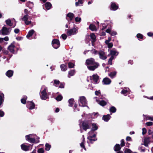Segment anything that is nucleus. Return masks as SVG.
<instances>
[{
    "instance_id": "1",
    "label": "nucleus",
    "mask_w": 153,
    "mask_h": 153,
    "mask_svg": "<svg viewBox=\"0 0 153 153\" xmlns=\"http://www.w3.org/2000/svg\"><path fill=\"white\" fill-rule=\"evenodd\" d=\"M86 65L88 69L90 71H93L99 66V64L95 61L93 58H90L86 60Z\"/></svg>"
},
{
    "instance_id": "2",
    "label": "nucleus",
    "mask_w": 153,
    "mask_h": 153,
    "mask_svg": "<svg viewBox=\"0 0 153 153\" xmlns=\"http://www.w3.org/2000/svg\"><path fill=\"white\" fill-rule=\"evenodd\" d=\"M39 138L35 134H30L26 136V139L30 143H38L39 142Z\"/></svg>"
},
{
    "instance_id": "3",
    "label": "nucleus",
    "mask_w": 153,
    "mask_h": 153,
    "mask_svg": "<svg viewBox=\"0 0 153 153\" xmlns=\"http://www.w3.org/2000/svg\"><path fill=\"white\" fill-rule=\"evenodd\" d=\"M87 136V138L89 140V142L91 143H92L93 141H94L97 140V139L95 138H93L96 136V135L93 131L91 130L89 132Z\"/></svg>"
},
{
    "instance_id": "4",
    "label": "nucleus",
    "mask_w": 153,
    "mask_h": 153,
    "mask_svg": "<svg viewBox=\"0 0 153 153\" xmlns=\"http://www.w3.org/2000/svg\"><path fill=\"white\" fill-rule=\"evenodd\" d=\"M41 89H43V90L41 92L40 96L42 100H45L48 98V95L46 93L47 88L45 87V86H42Z\"/></svg>"
},
{
    "instance_id": "5",
    "label": "nucleus",
    "mask_w": 153,
    "mask_h": 153,
    "mask_svg": "<svg viewBox=\"0 0 153 153\" xmlns=\"http://www.w3.org/2000/svg\"><path fill=\"white\" fill-rule=\"evenodd\" d=\"M87 102L85 97L82 96L79 97V105L81 107L87 106Z\"/></svg>"
},
{
    "instance_id": "6",
    "label": "nucleus",
    "mask_w": 153,
    "mask_h": 153,
    "mask_svg": "<svg viewBox=\"0 0 153 153\" xmlns=\"http://www.w3.org/2000/svg\"><path fill=\"white\" fill-rule=\"evenodd\" d=\"M31 18L28 15H25L23 17L22 19V21H24L25 24L28 25L31 24V21L30 20Z\"/></svg>"
},
{
    "instance_id": "7",
    "label": "nucleus",
    "mask_w": 153,
    "mask_h": 153,
    "mask_svg": "<svg viewBox=\"0 0 153 153\" xmlns=\"http://www.w3.org/2000/svg\"><path fill=\"white\" fill-rule=\"evenodd\" d=\"M78 28L74 27L73 28L68 30L67 31V35L68 36H71L76 34L77 32Z\"/></svg>"
},
{
    "instance_id": "8",
    "label": "nucleus",
    "mask_w": 153,
    "mask_h": 153,
    "mask_svg": "<svg viewBox=\"0 0 153 153\" xmlns=\"http://www.w3.org/2000/svg\"><path fill=\"white\" fill-rule=\"evenodd\" d=\"M11 30V28H7L5 27H3L0 32L2 35H7L9 34Z\"/></svg>"
},
{
    "instance_id": "9",
    "label": "nucleus",
    "mask_w": 153,
    "mask_h": 153,
    "mask_svg": "<svg viewBox=\"0 0 153 153\" xmlns=\"http://www.w3.org/2000/svg\"><path fill=\"white\" fill-rule=\"evenodd\" d=\"M21 146L22 149L25 151H29L32 148V145H27L25 143L22 144Z\"/></svg>"
},
{
    "instance_id": "10",
    "label": "nucleus",
    "mask_w": 153,
    "mask_h": 153,
    "mask_svg": "<svg viewBox=\"0 0 153 153\" xmlns=\"http://www.w3.org/2000/svg\"><path fill=\"white\" fill-rule=\"evenodd\" d=\"M53 47L55 49L58 48L60 46L59 41L57 39H53L52 42Z\"/></svg>"
},
{
    "instance_id": "11",
    "label": "nucleus",
    "mask_w": 153,
    "mask_h": 153,
    "mask_svg": "<svg viewBox=\"0 0 153 153\" xmlns=\"http://www.w3.org/2000/svg\"><path fill=\"white\" fill-rule=\"evenodd\" d=\"M90 79L92 80V82L95 84L98 83L99 79V76L97 74L93 75L92 76H90Z\"/></svg>"
},
{
    "instance_id": "12",
    "label": "nucleus",
    "mask_w": 153,
    "mask_h": 153,
    "mask_svg": "<svg viewBox=\"0 0 153 153\" xmlns=\"http://www.w3.org/2000/svg\"><path fill=\"white\" fill-rule=\"evenodd\" d=\"M98 53L100 59L103 60H105L107 58L106 55L103 51H100Z\"/></svg>"
},
{
    "instance_id": "13",
    "label": "nucleus",
    "mask_w": 153,
    "mask_h": 153,
    "mask_svg": "<svg viewBox=\"0 0 153 153\" xmlns=\"http://www.w3.org/2000/svg\"><path fill=\"white\" fill-rule=\"evenodd\" d=\"M14 43L15 42H13L9 46L8 48L9 51L12 53H14V48H15Z\"/></svg>"
},
{
    "instance_id": "14",
    "label": "nucleus",
    "mask_w": 153,
    "mask_h": 153,
    "mask_svg": "<svg viewBox=\"0 0 153 153\" xmlns=\"http://www.w3.org/2000/svg\"><path fill=\"white\" fill-rule=\"evenodd\" d=\"M74 15L73 13H69L66 15V19L68 21H71L74 18Z\"/></svg>"
},
{
    "instance_id": "15",
    "label": "nucleus",
    "mask_w": 153,
    "mask_h": 153,
    "mask_svg": "<svg viewBox=\"0 0 153 153\" xmlns=\"http://www.w3.org/2000/svg\"><path fill=\"white\" fill-rule=\"evenodd\" d=\"M111 80L108 78H104L102 81L103 84L105 85H109L111 83Z\"/></svg>"
},
{
    "instance_id": "16",
    "label": "nucleus",
    "mask_w": 153,
    "mask_h": 153,
    "mask_svg": "<svg viewBox=\"0 0 153 153\" xmlns=\"http://www.w3.org/2000/svg\"><path fill=\"white\" fill-rule=\"evenodd\" d=\"M28 105H27V107L29 108L30 109H33L35 107L34 104L32 102H28Z\"/></svg>"
},
{
    "instance_id": "17",
    "label": "nucleus",
    "mask_w": 153,
    "mask_h": 153,
    "mask_svg": "<svg viewBox=\"0 0 153 153\" xmlns=\"http://www.w3.org/2000/svg\"><path fill=\"white\" fill-rule=\"evenodd\" d=\"M82 126L83 129L85 131L87 129L90 128L89 126L87 123L83 122L82 124Z\"/></svg>"
},
{
    "instance_id": "18",
    "label": "nucleus",
    "mask_w": 153,
    "mask_h": 153,
    "mask_svg": "<svg viewBox=\"0 0 153 153\" xmlns=\"http://www.w3.org/2000/svg\"><path fill=\"white\" fill-rule=\"evenodd\" d=\"M34 32L35 31L33 30H30L28 32L26 36L27 38L28 39H29L30 37L32 36Z\"/></svg>"
},
{
    "instance_id": "19",
    "label": "nucleus",
    "mask_w": 153,
    "mask_h": 153,
    "mask_svg": "<svg viewBox=\"0 0 153 153\" xmlns=\"http://www.w3.org/2000/svg\"><path fill=\"white\" fill-rule=\"evenodd\" d=\"M110 54L112 56H117L118 53L115 49H112L110 50Z\"/></svg>"
},
{
    "instance_id": "20",
    "label": "nucleus",
    "mask_w": 153,
    "mask_h": 153,
    "mask_svg": "<svg viewBox=\"0 0 153 153\" xmlns=\"http://www.w3.org/2000/svg\"><path fill=\"white\" fill-rule=\"evenodd\" d=\"M118 6L115 3H112L111 5V10H115L118 8Z\"/></svg>"
},
{
    "instance_id": "21",
    "label": "nucleus",
    "mask_w": 153,
    "mask_h": 153,
    "mask_svg": "<svg viewBox=\"0 0 153 153\" xmlns=\"http://www.w3.org/2000/svg\"><path fill=\"white\" fill-rule=\"evenodd\" d=\"M13 72L11 70H9L6 73V75L10 77H11L13 74Z\"/></svg>"
},
{
    "instance_id": "22",
    "label": "nucleus",
    "mask_w": 153,
    "mask_h": 153,
    "mask_svg": "<svg viewBox=\"0 0 153 153\" xmlns=\"http://www.w3.org/2000/svg\"><path fill=\"white\" fill-rule=\"evenodd\" d=\"M111 117L109 114H108L106 115H104L102 117V119L104 121L107 122L110 119Z\"/></svg>"
},
{
    "instance_id": "23",
    "label": "nucleus",
    "mask_w": 153,
    "mask_h": 153,
    "mask_svg": "<svg viewBox=\"0 0 153 153\" xmlns=\"http://www.w3.org/2000/svg\"><path fill=\"white\" fill-rule=\"evenodd\" d=\"M45 7L47 10H49L51 9L52 6V5L51 3L49 2H47L45 4Z\"/></svg>"
},
{
    "instance_id": "24",
    "label": "nucleus",
    "mask_w": 153,
    "mask_h": 153,
    "mask_svg": "<svg viewBox=\"0 0 153 153\" xmlns=\"http://www.w3.org/2000/svg\"><path fill=\"white\" fill-rule=\"evenodd\" d=\"M89 27V29L92 31H96L97 30L96 27L94 25L91 24Z\"/></svg>"
},
{
    "instance_id": "25",
    "label": "nucleus",
    "mask_w": 153,
    "mask_h": 153,
    "mask_svg": "<svg viewBox=\"0 0 153 153\" xmlns=\"http://www.w3.org/2000/svg\"><path fill=\"white\" fill-rule=\"evenodd\" d=\"M75 73V71L74 70H73L69 71L68 72V77L70 78L71 76H73Z\"/></svg>"
},
{
    "instance_id": "26",
    "label": "nucleus",
    "mask_w": 153,
    "mask_h": 153,
    "mask_svg": "<svg viewBox=\"0 0 153 153\" xmlns=\"http://www.w3.org/2000/svg\"><path fill=\"white\" fill-rule=\"evenodd\" d=\"M82 137L83 138L82 141L81 143L80 144V145L81 147L83 148L85 150H86V149L84 146V143L85 142V140L84 135L82 136Z\"/></svg>"
},
{
    "instance_id": "27",
    "label": "nucleus",
    "mask_w": 153,
    "mask_h": 153,
    "mask_svg": "<svg viewBox=\"0 0 153 153\" xmlns=\"http://www.w3.org/2000/svg\"><path fill=\"white\" fill-rule=\"evenodd\" d=\"M92 128L91 130L94 131L97 130L98 128V126L97 124L95 123H93L92 124Z\"/></svg>"
},
{
    "instance_id": "28",
    "label": "nucleus",
    "mask_w": 153,
    "mask_h": 153,
    "mask_svg": "<svg viewBox=\"0 0 153 153\" xmlns=\"http://www.w3.org/2000/svg\"><path fill=\"white\" fill-rule=\"evenodd\" d=\"M90 36L92 39V42H93L96 41V36L94 33H91L90 34Z\"/></svg>"
},
{
    "instance_id": "29",
    "label": "nucleus",
    "mask_w": 153,
    "mask_h": 153,
    "mask_svg": "<svg viewBox=\"0 0 153 153\" xmlns=\"http://www.w3.org/2000/svg\"><path fill=\"white\" fill-rule=\"evenodd\" d=\"M4 95L3 94L0 95V106L3 103L4 100Z\"/></svg>"
},
{
    "instance_id": "30",
    "label": "nucleus",
    "mask_w": 153,
    "mask_h": 153,
    "mask_svg": "<svg viewBox=\"0 0 153 153\" xmlns=\"http://www.w3.org/2000/svg\"><path fill=\"white\" fill-rule=\"evenodd\" d=\"M96 101L98 102L99 104L102 106H104L106 104V102L104 100H102L99 102L97 100H96Z\"/></svg>"
},
{
    "instance_id": "31",
    "label": "nucleus",
    "mask_w": 153,
    "mask_h": 153,
    "mask_svg": "<svg viewBox=\"0 0 153 153\" xmlns=\"http://www.w3.org/2000/svg\"><path fill=\"white\" fill-rule=\"evenodd\" d=\"M116 74V72L113 71L110 73L108 75L111 78H113L115 76Z\"/></svg>"
},
{
    "instance_id": "32",
    "label": "nucleus",
    "mask_w": 153,
    "mask_h": 153,
    "mask_svg": "<svg viewBox=\"0 0 153 153\" xmlns=\"http://www.w3.org/2000/svg\"><path fill=\"white\" fill-rule=\"evenodd\" d=\"M128 88H125L121 91V94H124L125 96L126 95V94L128 92Z\"/></svg>"
},
{
    "instance_id": "33",
    "label": "nucleus",
    "mask_w": 153,
    "mask_h": 153,
    "mask_svg": "<svg viewBox=\"0 0 153 153\" xmlns=\"http://www.w3.org/2000/svg\"><path fill=\"white\" fill-rule=\"evenodd\" d=\"M121 149L120 145L118 144L116 145L114 148V150L115 151H119Z\"/></svg>"
},
{
    "instance_id": "34",
    "label": "nucleus",
    "mask_w": 153,
    "mask_h": 153,
    "mask_svg": "<svg viewBox=\"0 0 153 153\" xmlns=\"http://www.w3.org/2000/svg\"><path fill=\"white\" fill-rule=\"evenodd\" d=\"M60 68L62 71H65L67 70L66 66L64 64L61 65H60Z\"/></svg>"
},
{
    "instance_id": "35",
    "label": "nucleus",
    "mask_w": 153,
    "mask_h": 153,
    "mask_svg": "<svg viewBox=\"0 0 153 153\" xmlns=\"http://www.w3.org/2000/svg\"><path fill=\"white\" fill-rule=\"evenodd\" d=\"M69 103V106H71L73 105L74 103V99H70L68 100Z\"/></svg>"
},
{
    "instance_id": "36",
    "label": "nucleus",
    "mask_w": 153,
    "mask_h": 153,
    "mask_svg": "<svg viewBox=\"0 0 153 153\" xmlns=\"http://www.w3.org/2000/svg\"><path fill=\"white\" fill-rule=\"evenodd\" d=\"M6 24L10 26H11L12 25V23H11V20L10 19H8L5 21Z\"/></svg>"
},
{
    "instance_id": "37",
    "label": "nucleus",
    "mask_w": 153,
    "mask_h": 153,
    "mask_svg": "<svg viewBox=\"0 0 153 153\" xmlns=\"http://www.w3.org/2000/svg\"><path fill=\"white\" fill-rule=\"evenodd\" d=\"M83 4V0H78V2H76L75 5L76 6H80V4Z\"/></svg>"
},
{
    "instance_id": "38",
    "label": "nucleus",
    "mask_w": 153,
    "mask_h": 153,
    "mask_svg": "<svg viewBox=\"0 0 153 153\" xmlns=\"http://www.w3.org/2000/svg\"><path fill=\"white\" fill-rule=\"evenodd\" d=\"M116 109L114 106H112L109 109V111L110 112L112 113H114L116 111Z\"/></svg>"
},
{
    "instance_id": "39",
    "label": "nucleus",
    "mask_w": 153,
    "mask_h": 153,
    "mask_svg": "<svg viewBox=\"0 0 153 153\" xmlns=\"http://www.w3.org/2000/svg\"><path fill=\"white\" fill-rule=\"evenodd\" d=\"M54 83H53V85H55L56 87H57V85L59 83V81L58 80L55 79L54 80Z\"/></svg>"
},
{
    "instance_id": "40",
    "label": "nucleus",
    "mask_w": 153,
    "mask_h": 153,
    "mask_svg": "<svg viewBox=\"0 0 153 153\" xmlns=\"http://www.w3.org/2000/svg\"><path fill=\"white\" fill-rule=\"evenodd\" d=\"M27 98L26 96H24V98L21 99V102L23 104H25L26 102V100Z\"/></svg>"
},
{
    "instance_id": "41",
    "label": "nucleus",
    "mask_w": 153,
    "mask_h": 153,
    "mask_svg": "<svg viewBox=\"0 0 153 153\" xmlns=\"http://www.w3.org/2000/svg\"><path fill=\"white\" fill-rule=\"evenodd\" d=\"M51 147V146L48 143H46L45 144V149L46 150L49 151Z\"/></svg>"
},
{
    "instance_id": "42",
    "label": "nucleus",
    "mask_w": 153,
    "mask_h": 153,
    "mask_svg": "<svg viewBox=\"0 0 153 153\" xmlns=\"http://www.w3.org/2000/svg\"><path fill=\"white\" fill-rule=\"evenodd\" d=\"M28 6L30 8H32L33 6V2H28L27 3Z\"/></svg>"
},
{
    "instance_id": "43",
    "label": "nucleus",
    "mask_w": 153,
    "mask_h": 153,
    "mask_svg": "<svg viewBox=\"0 0 153 153\" xmlns=\"http://www.w3.org/2000/svg\"><path fill=\"white\" fill-rule=\"evenodd\" d=\"M68 66L69 68H73L74 67V64L70 62L68 63Z\"/></svg>"
},
{
    "instance_id": "44",
    "label": "nucleus",
    "mask_w": 153,
    "mask_h": 153,
    "mask_svg": "<svg viewBox=\"0 0 153 153\" xmlns=\"http://www.w3.org/2000/svg\"><path fill=\"white\" fill-rule=\"evenodd\" d=\"M62 98V97L61 95H59L56 98V99L58 101H61Z\"/></svg>"
},
{
    "instance_id": "45",
    "label": "nucleus",
    "mask_w": 153,
    "mask_h": 153,
    "mask_svg": "<svg viewBox=\"0 0 153 153\" xmlns=\"http://www.w3.org/2000/svg\"><path fill=\"white\" fill-rule=\"evenodd\" d=\"M149 142V140L148 138H145L144 139V144L146 146L147 145L148 143Z\"/></svg>"
},
{
    "instance_id": "46",
    "label": "nucleus",
    "mask_w": 153,
    "mask_h": 153,
    "mask_svg": "<svg viewBox=\"0 0 153 153\" xmlns=\"http://www.w3.org/2000/svg\"><path fill=\"white\" fill-rule=\"evenodd\" d=\"M146 119L148 120L153 121V117H151L149 116H147L146 117Z\"/></svg>"
},
{
    "instance_id": "47",
    "label": "nucleus",
    "mask_w": 153,
    "mask_h": 153,
    "mask_svg": "<svg viewBox=\"0 0 153 153\" xmlns=\"http://www.w3.org/2000/svg\"><path fill=\"white\" fill-rule=\"evenodd\" d=\"M137 37L138 38L142 39L143 38V35L140 33H138L137 35Z\"/></svg>"
},
{
    "instance_id": "48",
    "label": "nucleus",
    "mask_w": 153,
    "mask_h": 153,
    "mask_svg": "<svg viewBox=\"0 0 153 153\" xmlns=\"http://www.w3.org/2000/svg\"><path fill=\"white\" fill-rule=\"evenodd\" d=\"M117 34V33L114 31H111L110 34L112 36H114L116 35Z\"/></svg>"
},
{
    "instance_id": "49",
    "label": "nucleus",
    "mask_w": 153,
    "mask_h": 153,
    "mask_svg": "<svg viewBox=\"0 0 153 153\" xmlns=\"http://www.w3.org/2000/svg\"><path fill=\"white\" fill-rule=\"evenodd\" d=\"M44 152V149L43 148H40L38 150L39 153H43Z\"/></svg>"
},
{
    "instance_id": "50",
    "label": "nucleus",
    "mask_w": 153,
    "mask_h": 153,
    "mask_svg": "<svg viewBox=\"0 0 153 153\" xmlns=\"http://www.w3.org/2000/svg\"><path fill=\"white\" fill-rule=\"evenodd\" d=\"M146 124L148 126H152L153 125V123L151 122H149L146 123Z\"/></svg>"
},
{
    "instance_id": "51",
    "label": "nucleus",
    "mask_w": 153,
    "mask_h": 153,
    "mask_svg": "<svg viewBox=\"0 0 153 153\" xmlns=\"http://www.w3.org/2000/svg\"><path fill=\"white\" fill-rule=\"evenodd\" d=\"M125 153H132V151L129 149H126L125 151Z\"/></svg>"
},
{
    "instance_id": "52",
    "label": "nucleus",
    "mask_w": 153,
    "mask_h": 153,
    "mask_svg": "<svg viewBox=\"0 0 153 153\" xmlns=\"http://www.w3.org/2000/svg\"><path fill=\"white\" fill-rule=\"evenodd\" d=\"M75 20L76 22H80L81 20V19L80 18L76 17L75 19Z\"/></svg>"
},
{
    "instance_id": "53",
    "label": "nucleus",
    "mask_w": 153,
    "mask_h": 153,
    "mask_svg": "<svg viewBox=\"0 0 153 153\" xmlns=\"http://www.w3.org/2000/svg\"><path fill=\"white\" fill-rule=\"evenodd\" d=\"M62 37L63 39L65 40V39L67 38V35L66 34H62Z\"/></svg>"
},
{
    "instance_id": "54",
    "label": "nucleus",
    "mask_w": 153,
    "mask_h": 153,
    "mask_svg": "<svg viewBox=\"0 0 153 153\" xmlns=\"http://www.w3.org/2000/svg\"><path fill=\"white\" fill-rule=\"evenodd\" d=\"M107 45L108 48H111L113 47V44L112 43H109Z\"/></svg>"
},
{
    "instance_id": "55",
    "label": "nucleus",
    "mask_w": 153,
    "mask_h": 153,
    "mask_svg": "<svg viewBox=\"0 0 153 153\" xmlns=\"http://www.w3.org/2000/svg\"><path fill=\"white\" fill-rule=\"evenodd\" d=\"M142 134L143 135H144L146 134V130L145 128H143L142 129Z\"/></svg>"
},
{
    "instance_id": "56",
    "label": "nucleus",
    "mask_w": 153,
    "mask_h": 153,
    "mask_svg": "<svg viewBox=\"0 0 153 153\" xmlns=\"http://www.w3.org/2000/svg\"><path fill=\"white\" fill-rule=\"evenodd\" d=\"M4 115V112L1 110H0V117H2Z\"/></svg>"
},
{
    "instance_id": "57",
    "label": "nucleus",
    "mask_w": 153,
    "mask_h": 153,
    "mask_svg": "<svg viewBox=\"0 0 153 153\" xmlns=\"http://www.w3.org/2000/svg\"><path fill=\"white\" fill-rule=\"evenodd\" d=\"M121 145L122 146H125V143L124 140H122L121 141Z\"/></svg>"
},
{
    "instance_id": "58",
    "label": "nucleus",
    "mask_w": 153,
    "mask_h": 153,
    "mask_svg": "<svg viewBox=\"0 0 153 153\" xmlns=\"http://www.w3.org/2000/svg\"><path fill=\"white\" fill-rule=\"evenodd\" d=\"M95 94L96 95L98 96L100 94V91H96L95 92Z\"/></svg>"
},
{
    "instance_id": "59",
    "label": "nucleus",
    "mask_w": 153,
    "mask_h": 153,
    "mask_svg": "<svg viewBox=\"0 0 153 153\" xmlns=\"http://www.w3.org/2000/svg\"><path fill=\"white\" fill-rule=\"evenodd\" d=\"M91 52L93 53L97 54V51L95 49L92 50L91 51Z\"/></svg>"
},
{
    "instance_id": "60",
    "label": "nucleus",
    "mask_w": 153,
    "mask_h": 153,
    "mask_svg": "<svg viewBox=\"0 0 153 153\" xmlns=\"http://www.w3.org/2000/svg\"><path fill=\"white\" fill-rule=\"evenodd\" d=\"M19 31V30L18 29H15L14 30V32L16 33H18Z\"/></svg>"
},
{
    "instance_id": "61",
    "label": "nucleus",
    "mask_w": 153,
    "mask_h": 153,
    "mask_svg": "<svg viewBox=\"0 0 153 153\" xmlns=\"http://www.w3.org/2000/svg\"><path fill=\"white\" fill-rule=\"evenodd\" d=\"M111 30L110 28H108L106 30V32L110 34L111 32Z\"/></svg>"
},
{
    "instance_id": "62",
    "label": "nucleus",
    "mask_w": 153,
    "mask_h": 153,
    "mask_svg": "<svg viewBox=\"0 0 153 153\" xmlns=\"http://www.w3.org/2000/svg\"><path fill=\"white\" fill-rule=\"evenodd\" d=\"M147 35L149 36H152L153 35V33L151 32H149L147 33Z\"/></svg>"
},
{
    "instance_id": "63",
    "label": "nucleus",
    "mask_w": 153,
    "mask_h": 153,
    "mask_svg": "<svg viewBox=\"0 0 153 153\" xmlns=\"http://www.w3.org/2000/svg\"><path fill=\"white\" fill-rule=\"evenodd\" d=\"M126 140L127 141H131V138L130 137L128 136L126 137Z\"/></svg>"
},
{
    "instance_id": "64",
    "label": "nucleus",
    "mask_w": 153,
    "mask_h": 153,
    "mask_svg": "<svg viewBox=\"0 0 153 153\" xmlns=\"http://www.w3.org/2000/svg\"><path fill=\"white\" fill-rule=\"evenodd\" d=\"M16 39L18 40H21L22 39V37H16Z\"/></svg>"
}]
</instances>
